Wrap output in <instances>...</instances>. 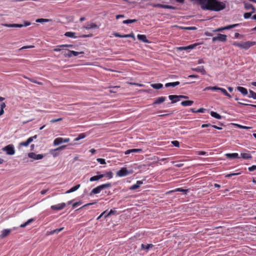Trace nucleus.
I'll use <instances>...</instances> for the list:
<instances>
[{
  "label": "nucleus",
  "instance_id": "f257e3e1",
  "mask_svg": "<svg viewBox=\"0 0 256 256\" xmlns=\"http://www.w3.org/2000/svg\"><path fill=\"white\" fill-rule=\"evenodd\" d=\"M196 4L200 6L203 10L218 12L225 8L226 4L218 0H190Z\"/></svg>",
  "mask_w": 256,
  "mask_h": 256
},
{
  "label": "nucleus",
  "instance_id": "f03ea898",
  "mask_svg": "<svg viewBox=\"0 0 256 256\" xmlns=\"http://www.w3.org/2000/svg\"><path fill=\"white\" fill-rule=\"evenodd\" d=\"M112 184L110 183H106L98 186L92 189V190L90 192V195L92 196L93 194H99L102 190L106 188H110Z\"/></svg>",
  "mask_w": 256,
  "mask_h": 256
},
{
  "label": "nucleus",
  "instance_id": "7ed1b4c3",
  "mask_svg": "<svg viewBox=\"0 0 256 256\" xmlns=\"http://www.w3.org/2000/svg\"><path fill=\"white\" fill-rule=\"evenodd\" d=\"M132 170H128L126 168H122L116 172V175L120 177H123L132 174Z\"/></svg>",
  "mask_w": 256,
  "mask_h": 256
},
{
  "label": "nucleus",
  "instance_id": "20e7f679",
  "mask_svg": "<svg viewBox=\"0 0 256 256\" xmlns=\"http://www.w3.org/2000/svg\"><path fill=\"white\" fill-rule=\"evenodd\" d=\"M30 22H28V21H24V24H2V26H6V27H8V28H22V27H24V26H28L30 25Z\"/></svg>",
  "mask_w": 256,
  "mask_h": 256
},
{
  "label": "nucleus",
  "instance_id": "39448f33",
  "mask_svg": "<svg viewBox=\"0 0 256 256\" xmlns=\"http://www.w3.org/2000/svg\"><path fill=\"white\" fill-rule=\"evenodd\" d=\"M76 33L72 32H67L65 33L64 36L68 37V38H90L92 37L93 36L92 34H83L78 36H75Z\"/></svg>",
  "mask_w": 256,
  "mask_h": 256
},
{
  "label": "nucleus",
  "instance_id": "423d86ee",
  "mask_svg": "<svg viewBox=\"0 0 256 256\" xmlns=\"http://www.w3.org/2000/svg\"><path fill=\"white\" fill-rule=\"evenodd\" d=\"M241 24H230L228 25L225 26L218 28L216 30H213L214 32H222L224 30H230L232 28H236L237 26H240Z\"/></svg>",
  "mask_w": 256,
  "mask_h": 256
},
{
  "label": "nucleus",
  "instance_id": "0eeeda50",
  "mask_svg": "<svg viewBox=\"0 0 256 256\" xmlns=\"http://www.w3.org/2000/svg\"><path fill=\"white\" fill-rule=\"evenodd\" d=\"M226 40L227 36L222 34H218L216 36L213 37L212 38V41L214 42L216 41L226 42Z\"/></svg>",
  "mask_w": 256,
  "mask_h": 256
},
{
  "label": "nucleus",
  "instance_id": "6e6552de",
  "mask_svg": "<svg viewBox=\"0 0 256 256\" xmlns=\"http://www.w3.org/2000/svg\"><path fill=\"white\" fill-rule=\"evenodd\" d=\"M2 150L6 152L7 154L13 155L15 153V150L12 144H8L2 148Z\"/></svg>",
  "mask_w": 256,
  "mask_h": 256
},
{
  "label": "nucleus",
  "instance_id": "1a4fd4ad",
  "mask_svg": "<svg viewBox=\"0 0 256 256\" xmlns=\"http://www.w3.org/2000/svg\"><path fill=\"white\" fill-rule=\"evenodd\" d=\"M148 5L151 6L154 8H168V9H171V10H176V8L174 6H170V5H166V4H153L150 3L148 4Z\"/></svg>",
  "mask_w": 256,
  "mask_h": 256
},
{
  "label": "nucleus",
  "instance_id": "9d476101",
  "mask_svg": "<svg viewBox=\"0 0 256 256\" xmlns=\"http://www.w3.org/2000/svg\"><path fill=\"white\" fill-rule=\"evenodd\" d=\"M37 138V135H34L33 136L29 138L26 141L20 142L19 144L20 146H28L30 143H31L34 139Z\"/></svg>",
  "mask_w": 256,
  "mask_h": 256
},
{
  "label": "nucleus",
  "instance_id": "9b49d317",
  "mask_svg": "<svg viewBox=\"0 0 256 256\" xmlns=\"http://www.w3.org/2000/svg\"><path fill=\"white\" fill-rule=\"evenodd\" d=\"M28 156L30 158H32L34 160H42L44 158V156L42 154H36L34 152H30L28 154Z\"/></svg>",
  "mask_w": 256,
  "mask_h": 256
},
{
  "label": "nucleus",
  "instance_id": "f8f14e48",
  "mask_svg": "<svg viewBox=\"0 0 256 256\" xmlns=\"http://www.w3.org/2000/svg\"><path fill=\"white\" fill-rule=\"evenodd\" d=\"M256 42L248 41L242 43V49L248 50L251 46L256 45Z\"/></svg>",
  "mask_w": 256,
  "mask_h": 256
},
{
  "label": "nucleus",
  "instance_id": "ddd939ff",
  "mask_svg": "<svg viewBox=\"0 0 256 256\" xmlns=\"http://www.w3.org/2000/svg\"><path fill=\"white\" fill-rule=\"evenodd\" d=\"M66 206V204L62 202L56 205H53L50 206L52 210H60L64 209Z\"/></svg>",
  "mask_w": 256,
  "mask_h": 256
},
{
  "label": "nucleus",
  "instance_id": "4468645a",
  "mask_svg": "<svg viewBox=\"0 0 256 256\" xmlns=\"http://www.w3.org/2000/svg\"><path fill=\"white\" fill-rule=\"evenodd\" d=\"M83 28L89 30L90 29H95V28H98V26L93 22L89 23L87 22L84 26Z\"/></svg>",
  "mask_w": 256,
  "mask_h": 256
},
{
  "label": "nucleus",
  "instance_id": "2eb2a0df",
  "mask_svg": "<svg viewBox=\"0 0 256 256\" xmlns=\"http://www.w3.org/2000/svg\"><path fill=\"white\" fill-rule=\"evenodd\" d=\"M192 70L194 72H200L202 75H205L206 74L204 66H199L196 68H192Z\"/></svg>",
  "mask_w": 256,
  "mask_h": 256
},
{
  "label": "nucleus",
  "instance_id": "dca6fc26",
  "mask_svg": "<svg viewBox=\"0 0 256 256\" xmlns=\"http://www.w3.org/2000/svg\"><path fill=\"white\" fill-rule=\"evenodd\" d=\"M166 96H160L158 97L154 100V102H153L152 104L153 106H155L156 104H160L162 102H164L166 100Z\"/></svg>",
  "mask_w": 256,
  "mask_h": 256
},
{
  "label": "nucleus",
  "instance_id": "f3484780",
  "mask_svg": "<svg viewBox=\"0 0 256 256\" xmlns=\"http://www.w3.org/2000/svg\"><path fill=\"white\" fill-rule=\"evenodd\" d=\"M243 3H244V8L246 10H252V12H255L256 9L252 4L247 2H244Z\"/></svg>",
  "mask_w": 256,
  "mask_h": 256
},
{
  "label": "nucleus",
  "instance_id": "a211bd4d",
  "mask_svg": "<svg viewBox=\"0 0 256 256\" xmlns=\"http://www.w3.org/2000/svg\"><path fill=\"white\" fill-rule=\"evenodd\" d=\"M226 156L227 158L230 159H235L240 158L238 153H228L226 154Z\"/></svg>",
  "mask_w": 256,
  "mask_h": 256
},
{
  "label": "nucleus",
  "instance_id": "6ab92c4d",
  "mask_svg": "<svg viewBox=\"0 0 256 256\" xmlns=\"http://www.w3.org/2000/svg\"><path fill=\"white\" fill-rule=\"evenodd\" d=\"M12 232L10 229H5L1 232L0 238H2L8 236Z\"/></svg>",
  "mask_w": 256,
  "mask_h": 256
},
{
  "label": "nucleus",
  "instance_id": "aec40b11",
  "mask_svg": "<svg viewBox=\"0 0 256 256\" xmlns=\"http://www.w3.org/2000/svg\"><path fill=\"white\" fill-rule=\"evenodd\" d=\"M137 38L138 40L146 43H150V42L147 39L146 36L144 34H138Z\"/></svg>",
  "mask_w": 256,
  "mask_h": 256
},
{
  "label": "nucleus",
  "instance_id": "412c9836",
  "mask_svg": "<svg viewBox=\"0 0 256 256\" xmlns=\"http://www.w3.org/2000/svg\"><path fill=\"white\" fill-rule=\"evenodd\" d=\"M143 184L141 180H138L136 184L132 185L130 188V190H134L139 188L141 184Z\"/></svg>",
  "mask_w": 256,
  "mask_h": 256
},
{
  "label": "nucleus",
  "instance_id": "4be33fe9",
  "mask_svg": "<svg viewBox=\"0 0 256 256\" xmlns=\"http://www.w3.org/2000/svg\"><path fill=\"white\" fill-rule=\"evenodd\" d=\"M142 151L141 148H134L128 150L124 152L126 154H128L131 152H140Z\"/></svg>",
  "mask_w": 256,
  "mask_h": 256
},
{
  "label": "nucleus",
  "instance_id": "5701e85b",
  "mask_svg": "<svg viewBox=\"0 0 256 256\" xmlns=\"http://www.w3.org/2000/svg\"><path fill=\"white\" fill-rule=\"evenodd\" d=\"M66 145H64V146H60L54 150H51V154L53 155L54 156H56L58 154H56V153H54V152H56V151H58V150H64L66 148Z\"/></svg>",
  "mask_w": 256,
  "mask_h": 256
},
{
  "label": "nucleus",
  "instance_id": "b1692460",
  "mask_svg": "<svg viewBox=\"0 0 256 256\" xmlns=\"http://www.w3.org/2000/svg\"><path fill=\"white\" fill-rule=\"evenodd\" d=\"M104 177V175H102V174L97 175V176H94L90 178V181L94 182V181L98 180H99L103 178Z\"/></svg>",
  "mask_w": 256,
  "mask_h": 256
},
{
  "label": "nucleus",
  "instance_id": "393cba45",
  "mask_svg": "<svg viewBox=\"0 0 256 256\" xmlns=\"http://www.w3.org/2000/svg\"><path fill=\"white\" fill-rule=\"evenodd\" d=\"M168 98L170 100L172 101V104L175 103L179 100L178 99V95H170L168 96Z\"/></svg>",
  "mask_w": 256,
  "mask_h": 256
},
{
  "label": "nucleus",
  "instance_id": "a878e982",
  "mask_svg": "<svg viewBox=\"0 0 256 256\" xmlns=\"http://www.w3.org/2000/svg\"><path fill=\"white\" fill-rule=\"evenodd\" d=\"M80 184H76L74 186L72 187L71 188H70L69 190H68L66 192V193L69 194V193L74 192L76 191V190H78L80 188Z\"/></svg>",
  "mask_w": 256,
  "mask_h": 256
},
{
  "label": "nucleus",
  "instance_id": "bb28decb",
  "mask_svg": "<svg viewBox=\"0 0 256 256\" xmlns=\"http://www.w3.org/2000/svg\"><path fill=\"white\" fill-rule=\"evenodd\" d=\"M237 90L241 92L242 94L246 96L248 94L247 89L242 87V86H238L237 87Z\"/></svg>",
  "mask_w": 256,
  "mask_h": 256
},
{
  "label": "nucleus",
  "instance_id": "cd10ccee",
  "mask_svg": "<svg viewBox=\"0 0 256 256\" xmlns=\"http://www.w3.org/2000/svg\"><path fill=\"white\" fill-rule=\"evenodd\" d=\"M180 84V82L178 81L175 82H168V83L166 84L165 86L166 88H168L170 86L175 87V86L179 85Z\"/></svg>",
  "mask_w": 256,
  "mask_h": 256
},
{
  "label": "nucleus",
  "instance_id": "c85d7f7f",
  "mask_svg": "<svg viewBox=\"0 0 256 256\" xmlns=\"http://www.w3.org/2000/svg\"><path fill=\"white\" fill-rule=\"evenodd\" d=\"M193 104H194V101L190 100L182 101L181 102L182 106H192Z\"/></svg>",
  "mask_w": 256,
  "mask_h": 256
},
{
  "label": "nucleus",
  "instance_id": "c756f323",
  "mask_svg": "<svg viewBox=\"0 0 256 256\" xmlns=\"http://www.w3.org/2000/svg\"><path fill=\"white\" fill-rule=\"evenodd\" d=\"M153 246H154V245L152 244H141V248L143 250H148L150 248H152Z\"/></svg>",
  "mask_w": 256,
  "mask_h": 256
},
{
  "label": "nucleus",
  "instance_id": "7c9ffc66",
  "mask_svg": "<svg viewBox=\"0 0 256 256\" xmlns=\"http://www.w3.org/2000/svg\"><path fill=\"white\" fill-rule=\"evenodd\" d=\"M64 229V227L60 228H56V230H51L50 232H48V234L52 235V234H54L56 233L58 234L59 232L62 231Z\"/></svg>",
  "mask_w": 256,
  "mask_h": 256
},
{
  "label": "nucleus",
  "instance_id": "2f4dec72",
  "mask_svg": "<svg viewBox=\"0 0 256 256\" xmlns=\"http://www.w3.org/2000/svg\"><path fill=\"white\" fill-rule=\"evenodd\" d=\"M62 142V138H58L54 139V146H58V144H60Z\"/></svg>",
  "mask_w": 256,
  "mask_h": 256
},
{
  "label": "nucleus",
  "instance_id": "473e14b6",
  "mask_svg": "<svg viewBox=\"0 0 256 256\" xmlns=\"http://www.w3.org/2000/svg\"><path fill=\"white\" fill-rule=\"evenodd\" d=\"M240 155L244 159L248 160L252 158V156L249 153H242Z\"/></svg>",
  "mask_w": 256,
  "mask_h": 256
},
{
  "label": "nucleus",
  "instance_id": "72a5a7b5",
  "mask_svg": "<svg viewBox=\"0 0 256 256\" xmlns=\"http://www.w3.org/2000/svg\"><path fill=\"white\" fill-rule=\"evenodd\" d=\"M23 78H26V79L28 80H30L32 82H33V83H34V84H38L39 85H42V82L35 80H34L30 78H29L27 77L26 76H24Z\"/></svg>",
  "mask_w": 256,
  "mask_h": 256
},
{
  "label": "nucleus",
  "instance_id": "f704fd0d",
  "mask_svg": "<svg viewBox=\"0 0 256 256\" xmlns=\"http://www.w3.org/2000/svg\"><path fill=\"white\" fill-rule=\"evenodd\" d=\"M210 116L216 119H218V120H220L222 118V116L215 112H213V111L211 112Z\"/></svg>",
  "mask_w": 256,
  "mask_h": 256
},
{
  "label": "nucleus",
  "instance_id": "c9c22d12",
  "mask_svg": "<svg viewBox=\"0 0 256 256\" xmlns=\"http://www.w3.org/2000/svg\"><path fill=\"white\" fill-rule=\"evenodd\" d=\"M188 191V190L183 189L182 188H176L174 190H170V192H168V193L174 192H184L186 193Z\"/></svg>",
  "mask_w": 256,
  "mask_h": 256
},
{
  "label": "nucleus",
  "instance_id": "e433bc0d",
  "mask_svg": "<svg viewBox=\"0 0 256 256\" xmlns=\"http://www.w3.org/2000/svg\"><path fill=\"white\" fill-rule=\"evenodd\" d=\"M194 45H190V46H181V47H179L178 48V50H188V49H192L193 48H194Z\"/></svg>",
  "mask_w": 256,
  "mask_h": 256
},
{
  "label": "nucleus",
  "instance_id": "4c0bfd02",
  "mask_svg": "<svg viewBox=\"0 0 256 256\" xmlns=\"http://www.w3.org/2000/svg\"><path fill=\"white\" fill-rule=\"evenodd\" d=\"M151 86L154 89L158 90V89L162 88L163 87V85H162V84H160V83L154 84H151Z\"/></svg>",
  "mask_w": 256,
  "mask_h": 256
},
{
  "label": "nucleus",
  "instance_id": "58836bf2",
  "mask_svg": "<svg viewBox=\"0 0 256 256\" xmlns=\"http://www.w3.org/2000/svg\"><path fill=\"white\" fill-rule=\"evenodd\" d=\"M34 221V219L33 218H30V219H29L27 222H26L22 224L20 226V228H24L26 227V226H28V224H30L31 222H33Z\"/></svg>",
  "mask_w": 256,
  "mask_h": 256
},
{
  "label": "nucleus",
  "instance_id": "ea45409f",
  "mask_svg": "<svg viewBox=\"0 0 256 256\" xmlns=\"http://www.w3.org/2000/svg\"><path fill=\"white\" fill-rule=\"evenodd\" d=\"M248 97L250 98H252L254 100H256V92H254L252 90H250Z\"/></svg>",
  "mask_w": 256,
  "mask_h": 256
},
{
  "label": "nucleus",
  "instance_id": "a19ab883",
  "mask_svg": "<svg viewBox=\"0 0 256 256\" xmlns=\"http://www.w3.org/2000/svg\"><path fill=\"white\" fill-rule=\"evenodd\" d=\"M86 135L84 133H82L78 134V136L74 139V141L77 142L81 139L84 138Z\"/></svg>",
  "mask_w": 256,
  "mask_h": 256
},
{
  "label": "nucleus",
  "instance_id": "79ce46f5",
  "mask_svg": "<svg viewBox=\"0 0 256 256\" xmlns=\"http://www.w3.org/2000/svg\"><path fill=\"white\" fill-rule=\"evenodd\" d=\"M102 174L104 175V177L106 176L109 179H110L113 177V174L112 172H106V174Z\"/></svg>",
  "mask_w": 256,
  "mask_h": 256
},
{
  "label": "nucleus",
  "instance_id": "37998d69",
  "mask_svg": "<svg viewBox=\"0 0 256 256\" xmlns=\"http://www.w3.org/2000/svg\"><path fill=\"white\" fill-rule=\"evenodd\" d=\"M137 22V20L136 19H133V20H124L122 22V23L124 24H132Z\"/></svg>",
  "mask_w": 256,
  "mask_h": 256
},
{
  "label": "nucleus",
  "instance_id": "c03bdc74",
  "mask_svg": "<svg viewBox=\"0 0 256 256\" xmlns=\"http://www.w3.org/2000/svg\"><path fill=\"white\" fill-rule=\"evenodd\" d=\"M234 125L239 128L248 130L251 128V127L244 126L239 124H234Z\"/></svg>",
  "mask_w": 256,
  "mask_h": 256
},
{
  "label": "nucleus",
  "instance_id": "a18cd8bd",
  "mask_svg": "<svg viewBox=\"0 0 256 256\" xmlns=\"http://www.w3.org/2000/svg\"><path fill=\"white\" fill-rule=\"evenodd\" d=\"M232 44L234 46H236V47H238L239 48H242V43L241 42H234Z\"/></svg>",
  "mask_w": 256,
  "mask_h": 256
},
{
  "label": "nucleus",
  "instance_id": "49530a36",
  "mask_svg": "<svg viewBox=\"0 0 256 256\" xmlns=\"http://www.w3.org/2000/svg\"><path fill=\"white\" fill-rule=\"evenodd\" d=\"M71 53H72V56H78L80 54H82V55L84 54V52H76V51H74V50H72L71 52Z\"/></svg>",
  "mask_w": 256,
  "mask_h": 256
},
{
  "label": "nucleus",
  "instance_id": "de8ad7c7",
  "mask_svg": "<svg viewBox=\"0 0 256 256\" xmlns=\"http://www.w3.org/2000/svg\"><path fill=\"white\" fill-rule=\"evenodd\" d=\"M181 29L186 30H196V28L195 26H188V27H180Z\"/></svg>",
  "mask_w": 256,
  "mask_h": 256
},
{
  "label": "nucleus",
  "instance_id": "09e8293b",
  "mask_svg": "<svg viewBox=\"0 0 256 256\" xmlns=\"http://www.w3.org/2000/svg\"><path fill=\"white\" fill-rule=\"evenodd\" d=\"M50 20L48 19L45 18H38L36 20V22H48Z\"/></svg>",
  "mask_w": 256,
  "mask_h": 256
},
{
  "label": "nucleus",
  "instance_id": "8fccbe9b",
  "mask_svg": "<svg viewBox=\"0 0 256 256\" xmlns=\"http://www.w3.org/2000/svg\"><path fill=\"white\" fill-rule=\"evenodd\" d=\"M116 213V210H110L108 214L104 216V218H106L108 216H110L112 214H115Z\"/></svg>",
  "mask_w": 256,
  "mask_h": 256
},
{
  "label": "nucleus",
  "instance_id": "3c124183",
  "mask_svg": "<svg viewBox=\"0 0 256 256\" xmlns=\"http://www.w3.org/2000/svg\"><path fill=\"white\" fill-rule=\"evenodd\" d=\"M96 160L100 164H106V161H105V160L104 159V158H98L96 159Z\"/></svg>",
  "mask_w": 256,
  "mask_h": 256
},
{
  "label": "nucleus",
  "instance_id": "603ef678",
  "mask_svg": "<svg viewBox=\"0 0 256 256\" xmlns=\"http://www.w3.org/2000/svg\"><path fill=\"white\" fill-rule=\"evenodd\" d=\"M73 46V45L72 44H61L58 46V47H60L61 48H72Z\"/></svg>",
  "mask_w": 256,
  "mask_h": 256
},
{
  "label": "nucleus",
  "instance_id": "864d4df0",
  "mask_svg": "<svg viewBox=\"0 0 256 256\" xmlns=\"http://www.w3.org/2000/svg\"><path fill=\"white\" fill-rule=\"evenodd\" d=\"M62 118H56V119H52L50 120V123H54L56 122L62 121Z\"/></svg>",
  "mask_w": 256,
  "mask_h": 256
},
{
  "label": "nucleus",
  "instance_id": "5fc2aeb1",
  "mask_svg": "<svg viewBox=\"0 0 256 256\" xmlns=\"http://www.w3.org/2000/svg\"><path fill=\"white\" fill-rule=\"evenodd\" d=\"M252 13V12H246L244 14V16L246 19L249 18H250Z\"/></svg>",
  "mask_w": 256,
  "mask_h": 256
},
{
  "label": "nucleus",
  "instance_id": "6e6d98bb",
  "mask_svg": "<svg viewBox=\"0 0 256 256\" xmlns=\"http://www.w3.org/2000/svg\"><path fill=\"white\" fill-rule=\"evenodd\" d=\"M172 144L174 146L176 147H179L180 146V142L178 140H174L172 142Z\"/></svg>",
  "mask_w": 256,
  "mask_h": 256
},
{
  "label": "nucleus",
  "instance_id": "4d7b16f0",
  "mask_svg": "<svg viewBox=\"0 0 256 256\" xmlns=\"http://www.w3.org/2000/svg\"><path fill=\"white\" fill-rule=\"evenodd\" d=\"M248 170L250 172H253L256 170V166L253 165L248 168Z\"/></svg>",
  "mask_w": 256,
  "mask_h": 256
},
{
  "label": "nucleus",
  "instance_id": "13d9d810",
  "mask_svg": "<svg viewBox=\"0 0 256 256\" xmlns=\"http://www.w3.org/2000/svg\"><path fill=\"white\" fill-rule=\"evenodd\" d=\"M82 204V202L81 201H80V202H75L73 204H72V208H76V207H77L78 206L80 205L81 204Z\"/></svg>",
  "mask_w": 256,
  "mask_h": 256
},
{
  "label": "nucleus",
  "instance_id": "bf43d9fd",
  "mask_svg": "<svg viewBox=\"0 0 256 256\" xmlns=\"http://www.w3.org/2000/svg\"><path fill=\"white\" fill-rule=\"evenodd\" d=\"M218 90H220L222 92L224 96H226L228 93L224 88H219Z\"/></svg>",
  "mask_w": 256,
  "mask_h": 256
},
{
  "label": "nucleus",
  "instance_id": "052dcab7",
  "mask_svg": "<svg viewBox=\"0 0 256 256\" xmlns=\"http://www.w3.org/2000/svg\"><path fill=\"white\" fill-rule=\"evenodd\" d=\"M238 174H239V173H231V174H228L226 175L225 177L226 178H230L232 176L238 175Z\"/></svg>",
  "mask_w": 256,
  "mask_h": 256
},
{
  "label": "nucleus",
  "instance_id": "680f3d73",
  "mask_svg": "<svg viewBox=\"0 0 256 256\" xmlns=\"http://www.w3.org/2000/svg\"><path fill=\"white\" fill-rule=\"evenodd\" d=\"M34 48V46H24L22 48L20 49V50H23V49H26V48Z\"/></svg>",
  "mask_w": 256,
  "mask_h": 256
},
{
  "label": "nucleus",
  "instance_id": "e2e57ef3",
  "mask_svg": "<svg viewBox=\"0 0 256 256\" xmlns=\"http://www.w3.org/2000/svg\"><path fill=\"white\" fill-rule=\"evenodd\" d=\"M219 88L220 87H218V86H210V90H212V91L218 90Z\"/></svg>",
  "mask_w": 256,
  "mask_h": 256
},
{
  "label": "nucleus",
  "instance_id": "0e129e2a",
  "mask_svg": "<svg viewBox=\"0 0 256 256\" xmlns=\"http://www.w3.org/2000/svg\"><path fill=\"white\" fill-rule=\"evenodd\" d=\"M106 211H104V212H102L98 218H97V220H100L102 216H105L106 215Z\"/></svg>",
  "mask_w": 256,
  "mask_h": 256
},
{
  "label": "nucleus",
  "instance_id": "69168bd1",
  "mask_svg": "<svg viewBox=\"0 0 256 256\" xmlns=\"http://www.w3.org/2000/svg\"><path fill=\"white\" fill-rule=\"evenodd\" d=\"M197 154L200 156H204L206 154V152L204 151H198L197 152Z\"/></svg>",
  "mask_w": 256,
  "mask_h": 256
},
{
  "label": "nucleus",
  "instance_id": "338daca9",
  "mask_svg": "<svg viewBox=\"0 0 256 256\" xmlns=\"http://www.w3.org/2000/svg\"><path fill=\"white\" fill-rule=\"evenodd\" d=\"M72 51V50H68V52L65 55V56L66 57H68V58H71L72 56V53H71Z\"/></svg>",
  "mask_w": 256,
  "mask_h": 256
},
{
  "label": "nucleus",
  "instance_id": "774afa93",
  "mask_svg": "<svg viewBox=\"0 0 256 256\" xmlns=\"http://www.w3.org/2000/svg\"><path fill=\"white\" fill-rule=\"evenodd\" d=\"M212 125L211 124H202V128H207V127H210V126L212 127Z\"/></svg>",
  "mask_w": 256,
  "mask_h": 256
}]
</instances>
